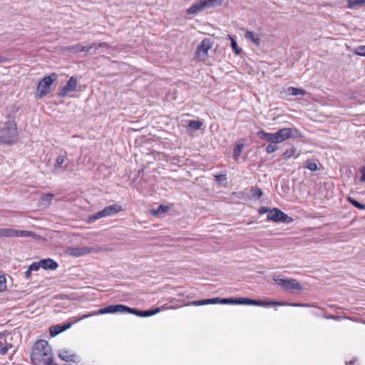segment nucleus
Returning <instances> with one entry per match:
<instances>
[{
	"label": "nucleus",
	"mask_w": 365,
	"mask_h": 365,
	"mask_svg": "<svg viewBox=\"0 0 365 365\" xmlns=\"http://www.w3.org/2000/svg\"><path fill=\"white\" fill-rule=\"evenodd\" d=\"M77 86L76 79L72 76L66 83V84L61 88L58 93V96L63 98L67 96V94L76 90Z\"/></svg>",
	"instance_id": "obj_12"
},
{
	"label": "nucleus",
	"mask_w": 365,
	"mask_h": 365,
	"mask_svg": "<svg viewBox=\"0 0 365 365\" xmlns=\"http://www.w3.org/2000/svg\"><path fill=\"white\" fill-rule=\"evenodd\" d=\"M56 78L57 74L52 73L49 76L41 79L36 88V97L37 98H42L48 94L51 91V86Z\"/></svg>",
	"instance_id": "obj_4"
},
{
	"label": "nucleus",
	"mask_w": 365,
	"mask_h": 365,
	"mask_svg": "<svg viewBox=\"0 0 365 365\" xmlns=\"http://www.w3.org/2000/svg\"><path fill=\"white\" fill-rule=\"evenodd\" d=\"M288 93L291 96H297V95H302L304 96L306 94V91L302 88H295L290 86L287 89Z\"/></svg>",
	"instance_id": "obj_22"
},
{
	"label": "nucleus",
	"mask_w": 365,
	"mask_h": 365,
	"mask_svg": "<svg viewBox=\"0 0 365 365\" xmlns=\"http://www.w3.org/2000/svg\"><path fill=\"white\" fill-rule=\"evenodd\" d=\"M220 304H240V297L220 298Z\"/></svg>",
	"instance_id": "obj_25"
},
{
	"label": "nucleus",
	"mask_w": 365,
	"mask_h": 365,
	"mask_svg": "<svg viewBox=\"0 0 365 365\" xmlns=\"http://www.w3.org/2000/svg\"><path fill=\"white\" fill-rule=\"evenodd\" d=\"M207 9L203 0H198L186 10L187 14H196L203 9Z\"/></svg>",
	"instance_id": "obj_15"
},
{
	"label": "nucleus",
	"mask_w": 365,
	"mask_h": 365,
	"mask_svg": "<svg viewBox=\"0 0 365 365\" xmlns=\"http://www.w3.org/2000/svg\"><path fill=\"white\" fill-rule=\"evenodd\" d=\"M277 135L279 143H281L289 138H297L300 136V133L299 130L295 128H284L277 131Z\"/></svg>",
	"instance_id": "obj_11"
},
{
	"label": "nucleus",
	"mask_w": 365,
	"mask_h": 365,
	"mask_svg": "<svg viewBox=\"0 0 365 365\" xmlns=\"http://www.w3.org/2000/svg\"><path fill=\"white\" fill-rule=\"evenodd\" d=\"M213 41L211 38H204L197 46L195 56L200 60H205L208 57V51L212 47Z\"/></svg>",
	"instance_id": "obj_8"
},
{
	"label": "nucleus",
	"mask_w": 365,
	"mask_h": 365,
	"mask_svg": "<svg viewBox=\"0 0 365 365\" xmlns=\"http://www.w3.org/2000/svg\"><path fill=\"white\" fill-rule=\"evenodd\" d=\"M240 304L244 305H255V306H261V307H269V306H284V305H289L292 307H311L312 305L309 304H303V303H288V302H281L276 301H262L259 299H254L245 297H240Z\"/></svg>",
	"instance_id": "obj_2"
},
{
	"label": "nucleus",
	"mask_w": 365,
	"mask_h": 365,
	"mask_svg": "<svg viewBox=\"0 0 365 365\" xmlns=\"http://www.w3.org/2000/svg\"><path fill=\"white\" fill-rule=\"evenodd\" d=\"M267 220L289 224L292 222L294 220L285 212L275 207L272 208L269 213L267 214Z\"/></svg>",
	"instance_id": "obj_7"
},
{
	"label": "nucleus",
	"mask_w": 365,
	"mask_h": 365,
	"mask_svg": "<svg viewBox=\"0 0 365 365\" xmlns=\"http://www.w3.org/2000/svg\"><path fill=\"white\" fill-rule=\"evenodd\" d=\"M92 250H93V252H98V251H99V250H98V249L95 248L94 247H93Z\"/></svg>",
	"instance_id": "obj_50"
},
{
	"label": "nucleus",
	"mask_w": 365,
	"mask_h": 365,
	"mask_svg": "<svg viewBox=\"0 0 365 365\" xmlns=\"http://www.w3.org/2000/svg\"><path fill=\"white\" fill-rule=\"evenodd\" d=\"M125 305L118 304H110L107 307H105L102 309H99L96 311H93V316L99 315V314H115V313H125Z\"/></svg>",
	"instance_id": "obj_10"
},
{
	"label": "nucleus",
	"mask_w": 365,
	"mask_h": 365,
	"mask_svg": "<svg viewBox=\"0 0 365 365\" xmlns=\"http://www.w3.org/2000/svg\"><path fill=\"white\" fill-rule=\"evenodd\" d=\"M257 136L259 139L262 140H266L271 143L277 144L279 143V137L277 135V132L274 133H266L263 130H260L257 132Z\"/></svg>",
	"instance_id": "obj_13"
},
{
	"label": "nucleus",
	"mask_w": 365,
	"mask_h": 365,
	"mask_svg": "<svg viewBox=\"0 0 365 365\" xmlns=\"http://www.w3.org/2000/svg\"><path fill=\"white\" fill-rule=\"evenodd\" d=\"M51 365H58V364H53V363H52V364H51Z\"/></svg>",
	"instance_id": "obj_53"
},
{
	"label": "nucleus",
	"mask_w": 365,
	"mask_h": 365,
	"mask_svg": "<svg viewBox=\"0 0 365 365\" xmlns=\"http://www.w3.org/2000/svg\"><path fill=\"white\" fill-rule=\"evenodd\" d=\"M359 171L361 173V176L360 178V182H365V166H361L359 168Z\"/></svg>",
	"instance_id": "obj_45"
},
{
	"label": "nucleus",
	"mask_w": 365,
	"mask_h": 365,
	"mask_svg": "<svg viewBox=\"0 0 365 365\" xmlns=\"http://www.w3.org/2000/svg\"><path fill=\"white\" fill-rule=\"evenodd\" d=\"M273 280L286 291L294 292L296 290L301 292L303 289L302 286L295 279H283L279 276H274Z\"/></svg>",
	"instance_id": "obj_6"
},
{
	"label": "nucleus",
	"mask_w": 365,
	"mask_h": 365,
	"mask_svg": "<svg viewBox=\"0 0 365 365\" xmlns=\"http://www.w3.org/2000/svg\"><path fill=\"white\" fill-rule=\"evenodd\" d=\"M206 8H212L220 6L224 0H203Z\"/></svg>",
	"instance_id": "obj_27"
},
{
	"label": "nucleus",
	"mask_w": 365,
	"mask_h": 365,
	"mask_svg": "<svg viewBox=\"0 0 365 365\" xmlns=\"http://www.w3.org/2000/svg\"><path fill=\"white\" fill-rule=\"evenodd\" d=\"M69 252L74 257H80L90 252V249L87 247H73L70 249Z\"/></svg>",
	"instance_id": "obj_18"
},
{
	"label": "nucleus",
	"mask_w": 365,
	"mask_h": 365,
	"mask_svg": "<svg viewBox=\"0 0 365 365\" xmlns=\"http://www.w3.org/2000/svg\"><path fill=\"white\" fill-rule=\"evenodd\" d=\"M271 210V208L265 206H262L258 210V212L260 215L265 214V213H269V211Z\"/></svg>",
	"instance_id": "obj_43"
},
{
	"label": "nucleus",
	"mask_w": 365,
	"mask_h": 365,
	"mask_svg": "<svg viewBox=\"0 0 365 365\" xmlns=\"http://www.w3.org/2000/svg\"><path fill=\"white\" fill-rule=\"evenodd\" d=\"M306 168L309 170L314 172L318 170L317 164L313 160H307L306 161Z\"/></svg>",
	"instance_id": "obj_33"
},
{
	"label": "nucleus",
	"mask_w": 365,
	"mask_h": 365,
	"mask_svg": "<svg viewBox=\"0 0 365 365\" xmlns=\"http://www.w3.org/2000/svg\"><path fill=\"white\" fill-rule=\"evenodd\" d=\"M348 201L353 205L355 207L359 209V210H365V204L364 203H361L360 202H359L358 200H356V199L353 198V197H348Z\"/></svg>",
	"instance_id": "obj_29"
},
{
	"label": "nucleus",
	"mask_w": 365,
	"mask_h": 365,
	"mask_svg": "<svg viewBox=\"0 0 365 365\" xmlns=\"http://www.w3.org/2000/svg\"><path fill=\"white\" fill-rule=\"evenodd\" d=\"M89 48H90V47H88L87 49H86V47H84L83 46L76 45V46H73L71 48V51H73L74 53H79V52H81V51H88Z\"/></svg>",
	"instance_id": "obj_35"
},
{
	"label": "nucleus",
	"mask_w": 365,
	"mask_h": 365,
	"mask_svg": "<svg viewBox=\"0 0 365 365\" xmlns=\"http://www.w3.org/2000/svg\"><path fill=\"white\" fill-rule=\"evenodd\" d=\"M356 358H354L353 359L349 361H346L345 364L346 365H353L356 363Z\"/></svg>",
	"instance_id": "obj_47"
},
{
	"label": "nucleus",
	"mask_w": 365,
	"mask_h": 365,
	"mask_svg": "<svg viewBox=\"0 0 365 365\" xmlns=\"http://www.w3.org/2000/svg\"><path fill=\"white\" fill-rule=\"evenodd\" d=\"M6 289V279L5 276L0 275V292Z\"/></svg>",
	"instance_id": "obj_36"
},
{
	"label": "nucleus",
	"mask_w": 365,
	"mask_h": 365,
	"mask_svg": "<svg viewBox=\"0 0 365 365\" xmlns=\"http://www.w3.org/2000/svg\"><path fill=\"white\" fill-rule=\"evenodd\" d=\"M30 357L33 365H51L53 354L48 342L44 339L36 341L32 346Z\"/></svg>",
	"instance_id": "obj_1"
},
{
	"label": "nucleus",
	"mask_w": 365,
	"mask_h": 365,
	"mask_svg": "<svg viewBox=\"0 0 365 365\" xmlns=\"http://www.w3.org/2000/svg\"><path fill=\"white\" fill-rule=\"evenodd\" d=\"M71 326V323L61 324L51 326L49 329L50 335L51 336H56L58 334L62 333L63 331L68 329Z\"/></svg>",
	"instance_id": "obj_14"
},
{
	"label": "nucleus",
	"mask_w": 365,
	"mask_h": 365,
	"mask_svg": "<svg viewBox=\"0 0 365 365\" xmlns=\"http://www.w3.org/2000/svg\"><path fill=\"white\" fill-rule=\"evenodd\" d=\"M1 335H2V334H1V333H0V336H1Z\"/></svg>",
	"instance_id": "obj_55"
},
{
	"label": "nucleus",
	"mask_w": 365,
	"mask_h": 365,
	"mask_svg": "<svg viewBox=\"0 0 365 365\" xmlns=\"http://www.w3.org/2000/svg\"><path fill=\"white\" fill-rule=\"evenodd\" d=\"M160 309L159 307L145 310V317H148L155 315V314H158V312H160Z\"/></svg>",
	"instance_id": "obj_34"
},
{
	"label": "nucleus",
	"mask_w": 365,
	"mask_h": 365,
	"mask_svg": "<svg viewBox=\"0 0 365 365\" xmlns=\"http://www.w3.org/2000/svg\"><path fill=\"white\" fill-rule=\"evenodd\" d=\"M168 210H169V207L168 206L163 205H160L158 207V209H153L151 210V213L154 216H158V215H160L161 214L167 212L168 211Z\"/></svg>",
	"instance_id": "obj_24"
},
{
	"label": "nucleus",
	"mask_w": 365,
	"mask_h": 365,
	"mask_svg": "<svg viewBox=\"0 0 365 365\" xmlns=\"http://www.w3.org/2000/svg\"><path fill=\"white\" fill-rule=\"evenodd\" d=\"M125 313L132 314L136 315L140 317H145V310H140L138 309L130 307L126 305H125Z\"/></svg>",
	"instance_id": "obj_20"
},
{
	"label": "nucleus",
	"mask_w": 365,
	"mask_h": 365,
	"mask_svg": "<svg viewBox=\"0 0 365 365\" xmlns=\"http://www.w3.org/2000/svg\"><path fill=\"white\" fill-rule=\"evenodd\" d=\"M31 272H32V271H29V268H28V269L25 272V277H26V279H29V277H30V276H31Z\"/></svg>",
	"instance_id": "obj_48"
},
{
	"label": "nucleus",
	"mask_w": 365,
	"mask_h": 365,
	"mask_svg": "<svg viewBox=\"0 0 365 365\" xmlns=\"http://www.w3.org/2000/svg\"><path fill=\"white\" fill-rule=\"evenodd\" d=\"M54 195L51 193H48L46 195H44L43 197H41V201L42 202H46L48 203H51Z\"/></svg>",
	"instance_id": "obj_38"
},
{
	"label": "nucleus",
	"mask_w": 365,
	"mask_h": 365,
	"mask_svg": "<svg viewBox=\"0 0 365 365\" xmlns=\"http://www.w3.org/2000/svg\"><path fill=\"white\" fill-rule=\"evenodd\" d=\"M214 178L218 185H222L225 187L227 185V178L226 174H216L214 175Z\"/></svg>",
	"instance_id": "obj_23"
},
{
	"label": "nucleus",
	"mask_w": 365,
	"mask_h": 365,
	"mask_svg": "<svg viewBox=\"0 0 365 365\" xmlns=\"http://www.w3.org/2000/svg\"><path fill=\"white\" fill-rule=\"evenodd\" d=\"M202 125V122L200 120H190L188 123V128L194 130H197L200 128V127Z\"/></svg>",
	"instance_id": "obj_30"
},
{
	"label": "nucleus",
	"mask_w": 365,
	"mask_h": 365,
	"mask_svg": "<svg viewBox=\"0 0 365 365\" xmlns=\"http://www.w3.org/2000/svg\"><path fill=\"white\" fill-rule=\"evenodd\" d=\"M296 149L292 148L290 149H287L282 154V157L284 158H289L291 157L297 158V155H295Z\"/></svg>",
	"instance_id": "obj_32"
},
{
	"label": "nucleus",
	"mask_w": 365,
	"mask_h": 365,
	"mask_svg": "<svg viewBox=\"0 0 365 365\" xmlns=\"http://www.w3.org/2000/svg\"><path fill=\"white\" fill-rule=\"evenodd\" d=\"M17 128L16 123L12 122H6L4 127L0 130V144L1 143H12L17 139Z\"/></svg>",
	"instance_id": "obj_3"
},
{
	"label": "nucleus",
	"mask_w": 365,
	"mask_h": 365,
	"mask_svg": "<svg viewBox=\"0 0 365 365\" xmlns=\"http://www.w3.org/2000/svg\"><path fill=\"white\" fill-rule=\"evenodd\" d=\"M243 148H244L243 143H236L235 144L234 149H233V154H232L233 158L235 160H238L239 157L241 155Z\"/></svg>",
	"instance_id": "obj_21"
},
{
	"label": "nucleus",
	"mask_w": 365,
	"mask_h": 365,
	"mask_svg": "<svg viewBox=\"0 0 365 365\" xmlns=\"http://www.w3.org/2000/svg\"><path fill=\"white\" fill-rule=\"evenodd\" d=\"M91 220V215L88 217V221L90 222Z\"/></svg>",
	"instance_id": "obj_51"
},
{
	"label": "nucleus",
	"mask_w": 365,
	"mask_h": 365,
	"mask_svg": "<svg viewBox=\"0 0 365 365\" xmlns=\"http://www.w3.org/2000/svg\"><path fill=\"white\" fill-rule=\"evenodd\" d=\"M33 237L39 239L41 237L34 232L28 230H18L12 228H0V237Z\"/></svg>",
	"instance_id": "obj_5"
},
{
	"label": "nucleus",
	"mask_w": 365,
	"mask_h": 365,
	"mask_svg": "<svg viewBox=\"0 0 365 365\" xmlns=\"http://www.w3.org/2000/svg\"><path fill=\"white\" fill-rule=\"evenodd\" d=\"M58 357L67 362H75L78 356L76 354H71L67 350H62L58 353Z\"/></svg>",
	"instance_id": "obj_17"
},
{
	"label": "nucleus",
	"mask_w": 365,
	"mask_h": 365,
	"mask_svg": "<svg viewBox=\"0 0 365 365\" xmlns=\"http://www.w3.org/2000/svg\"><path fill=\"white\" fill-rule=\"evenodd\" d=\"M0 345H2V343L0 341Z\"/></svg>",
	"instance_id": "obj_54"
},
{
	"label": "nucleus",
	"mask_w": 365,
	"mask_h": 365,
	"mask_svg": "<svg viewBox=\"0 0 365 365\" xmlns=\"http://www.w3.org/2000/svg\"><path fill=\"white\" fill-rule=\"evenodd\" d=\"M324 317L326 319H336L339 318V317L335 316V315L324 316Z\"/></svg>",
	"instance_id": "obj_49"
},
{
	"label": "nucleus",
	"mask_w": 365,
	"mask_h": 365,
	"mask_svg": "<svg viewBox=\"0 0 365 365\" xmlns=\"http://www.w3.org/2000/svg\"><path fill=\"white\" fill-rule=\"evenodd\" d=\"M91 314L86 315L85 317H90Z\"/></svg>",
	"instance_id": "obj_52"
},
{
	"label": "nucleus",
	"mask_w": 365,
	"mask_h": 365,
	"mask_svg": "<svg viewBox=\"0 0 365 365\" xmlns=\"http://www.w3.org/2000/svg\"><path fill=\"white\" fill-rule=\"evenodd\" d=\"M108 47V45L106 43H98V45L96 43H93L92 48L93 49H98V48Z\"/></svg>",
	"instance_id": "obj_46"
},
{
	"label": "nucleus",
	"mask_w": 365,
	"mask_h": 365,
	"mask_svg": "<svg viewBox=\"0 0 365 365\" xmlns=\"http://www.w3.org/2000/svg\"><path fill=\"white\" fill-rule=\"evenodd\" d=\"M41 267L46 270H55L58 267V263L51 258L40 260Z\"/></svg>",
	"instance_id": "obj_16"
},
{
	"label": "nucleus",
	"mask_w": 365,
	"mask_h": 365,
	"mask_svg": "<svg viewBox=\"0 0 365 365\" xmlns=\"http://www.w3.org/2000/svg\"><path fill=\"white\" fill-rule=\"evenodd\" d=\"M245 38L247 40L251 41L253 42L256 46H259L261 42L260 38L257 36V34H255L254 32L251 31H247L245 35Z\"/></svg>",
	"instance_id": "obj_19"
},
{
	"label": "nucleus",
	"mask_w": 365,
	"mask_h": 365,
	"mask_svg": "<svg viewBox=\"0 0 365 365\" xmlns=\"http://www.w3.org/2000/svg\"><path fill=\"white\" fill-rule=\"evenodd\" d=\"M122 210V207L118 204H113L106 207L102 210L93 215V221L98 220L101 217L114 215Z\"/></svg>",
	"instance_id": "obj_9"
},
{
	"label": "nucleus",
	"mask_w": 365,
	"mask_h": 365,
	"mask_svg": "<svg viewBox=\"0 0 365 365\" xmlns=\"http://www.w3.org/2000/svg\"><path fill=\"white\" fill-rule=\"evenodd\" d=\"M278 149V146L273 145V143L269 144L266 148V152L269 154L274 153Z\"/></svg>",
	"instance_id": "obj_40"
},
{
	"label": "nucleus",
	"mask_w": 365,
	"mask_h": 365,
	"mask_svg": "<svg viewBox=\"0 0 365 365\" xmlns=\"http://www.w3.org/2000/svg\"><path fill=\"white\" fill-rule=\"evenodd\" d=\"M354 53L360 56H365V46H359L356 48Z\"/></svg>",
	"instance_id": "obj_37"
},
{
	"label": "nucleus",
	"mask_w": 365,
	"mask_h": 365,
	"mask_svg": "<svg viewBox=\"0 0 365 365\" xmlns=\"http://www.w3.org/2000/svg\"><path fill=\"white\" fill-rule=\"evenodd\" d=\"M192 304L194 306L207 305V299L193 301V302H192Z\"/></svg>",
	"instance_id": "obj_42"
},
{
	"label": "nucleus",
	"mask_w": 365,
	"mask_h": 365,
	"mask_svg": "<svg viewBox=\"0 0 365 365\" xmlns=\"http://www.w3.org/2000/svg\"><path fill=\"white\" fill-rule=\"evenodd\" d=\"M68 158L66 155H59L56 161L54 169L58 170L59 168H61L63 167V164L67 160Z\"/></svg>",
	"instance_id": "obj_28"
},
{
	"label": "nucleus",
	"mask_w": 365,
	"mask_h": 365,
	"mask_svg": "<svg viewBox=\"0 0 365 365\" xmlns=\"http://www.w3.org/2000/svg\"><path fill=\"white\" fill-rule=\"evenodd\" d=\"M41 267L40 261L33 262L29 267V271H37Z\"/></svg>",
	"instance_id": "obj_41"
},
{
	"label": "nucleus",
	"mask_w": 365,
	"mask_h": 365,
	"mask_svg": "<svg viewBox=\"0 0 365 365\" xmlns=\"http://www.w3.org/2000/svg\"><path fill=\"white\" fill-rule=\"evenodd\" d=\"M229 38L231 41L230 45H231L232 50L237 55H240L242 52V49L241 48L238 47L237 41L235 40V38L234 37H232L231 36H229Z\"/></svg>",
	"instance_id": "obj_26"
},
{
	"label": "nucleus",
	"mask_w": 365,
	"mask_h": 365,
	"mask_svg": "<svg viewBox=\"0 0 365 365\" xmlns=\"http://www.w3.org/2000/svg\"><path fill=\"white\" fill-rule=\"evenodd\" d=\"M220 304V297L207 299V304Z\"/></svg>",
	"instance_id": "obj_44"
},
{
	"label": "nucleus",
	"mask_w": 365,
	"mask_h": 365,
	"mask_svg": "<svg viewBox=\"0 0 365 365\" xmlns=\"http://www.w3.org/2000/svg\"><path fill=\"white\" fill-rule=\"evenodd\" d=\"M253 196H257L258 198L261 197L263 195V192L260 188L252 187L251 190Z\"/></svg>",
	"instance_id": "obj_39"
},
{
	"label": "nucleus",
	"mask_w": 365,
	"mask_h": 365,
	"mask_svg": "<svg viewBox=\"0 0 365 365\" xmlns=\"http://www.w3.org/2000/svg\"><path fill=\"white\" fill-rule=\"evenodd\" d=\"M349 7L354 8L365 5V0H347Z\"/></svg>",
	"instance_id": "obj_31"
}]
</instances>
